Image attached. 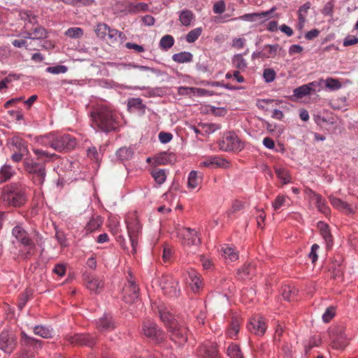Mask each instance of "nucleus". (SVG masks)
Listing matches in <instances>:
<instances>
[{"label": "nucleus", "mask_w": 358, "mask_h": 358, "mask_svg": "<svg viewBox=\"0 0 358 358\" xmlns=\"http://www.w3.org/2000/svg\"><path fill=\"white\" fill-rule=\"evenodd\" d=\"M310 8V3L306 2L298 10V19L299 22L296 24V27L299 30H302L304 27L305 23L306 22L308 12Z\"/></svg>", "instance_id": "nucleus-25"}, {"label": "nucleus", "mask_w": 358, "mask_h": 358, "mask_svg": "<svg viewBox=\"0 0 358 358\" xmlns=\"http://www.w3.org/2000/svg\"><path fill=\"white\" fill-rule=\"evenodd\" d=\"M66 35L72 38H78L83 35V31L80 27H72L66 31Z\"/></svg>", "instance_id": "nucleus-58"}, {"label": "nucleus", "mask_w": 358, "mask_h": 358, "mask_svg": "<svg viewBox=\"0 0 358 358\" xmlns=\"http://www.w3.org/2000/svg\"><path fill=\"white\" fill-rule=\"evenodd\" d=\"M150 174L152 177L154 178L156 183H157L159 185L163 184L166 179V173L164 169L157 168L153 169L151 171Z\"/></svg>", "instance_id": "nucleus-34"}, {"label": "nucleus", "mask_w": 358, "mask_h": 358, "mask_svg": "<svg viewBox=\"0 0 358 358\" xmlns=\"http://www.w3.org/2000/svg\"><path fill=\"white\" fill-rule=\"evenodd\" d=\"M129 240L133 248L132 252H136L138 237L141 232V225L135 214H131L126 220Z\"/></svg>", "instance_id": "nucleus-6"}, {"label": "nucleus", "mask_w": 358, "mask_h": 358, "mask_svg": "<svg viewBox=\"0 0 358 358\" xmlns=\"http://www.w3.org/2000/svg\"><path fill=\"white\" fill-rule=\"evenodd\" d=\"M35 142L40 145L50 147L57 152L69 151L77 145L76 138L70 134L49 133L35 137Z\"/></svg>", "instance_id": "nucleus-2"}, {"label": "nucleus", "mask_w": 358, "mask_h": 358, "mask_svg": "<svg viewBox=\"0 0 358 358\" xmlns=\"http://www.w3.org/2000/svg\"><path fill=\"white\" fill-rule=\"evenodd\" d=\"M318 227L320 230V234L325 241L327 246L330 248L333 245V238L330 232L329 226L324 222H319Z\"/></svg>", "instance_id": "nucleus-30"}, {"label": "nucleus", "mask_w": 358, "mask_h": 358, "mask_svg": "<svg viewBox=\"0 0 358 358\" xmlns=\"http://www.w3.org/2000/svg\"><path fill=\"white\" fill-rule=\"evenodd\" d=\"M46 37L45 30L41 27H36L31 31L27 32L25 38L31 39H41Z\"/></svg>", "instance_id": "nucleus-35"}, {"label": "nucleus", "mask_w": 358, "mask_h": 358, "mask_svg": "<svg viewBox=\"0 0 358 358\" xmlns=\"http://www.w3.org/2000/svg\"><path fill=\"white\" fill-rule=\"evenodd\" d=\"M329 199L332 206L334 207L335 208L341 211L345 212L346 213H353L352 208H351L350 205L346 203L345 201L331 195L329 196Z\"/></svg>", "instance_id": "nucleus-24"}, {"label": "nucleus", "mask_w": 358, "mask_h": 358, "mask_svg": "<svg viewBox=\"0 0 358 358\" xmlns=\"http://www.w3.org/2000/svg\"><path fill=\"white\" fill-rule=\"evenodd\" d=\"M97 328L100 330H108L114 328V323L110 315H103L95 320Z\"/></svg>", "instance_id": "nucleus-27"}, {"label": "nucleus", "mask_w": 358, "mask_h": 358, "mask_svg": "<svg viewBox=\"0 0 358 358\" xmlns=\"http://www.w3.org/2000/svg\"><path fill=\"white\" fill-rule=\"evenodd\" d=\"M312 91L315 92V90L312 89V87H310V85L308 84L303 85L294 90V96L298 99H301L306 95L310 94Z\"/></svg>", "instance_id": "nucleus-42"}, {"label": "nucleus", "mask_w": 358, "mask_h": 358, "mask_svg": "<svg viewBox=\"0 0 358 358\" xmlns=\"http://www.w3.org/2000/svg\"><path fill=\"white\" fill-rule=\"evenodd\" d=\"M10 146L13 151L29 153V150L27 146L25 144V142L24 140L19 137H13L11 139Z\"/></svg>", "instance_id": "nucleus-32"}, {"label": "nucleus", "mask_w": 358, "mask_h": 358, "mask_svg": "<svg viewBox=\"0 0 358 358\" xmlns=\"http://www.w3.org/2000/svg\"><path fill=\"white\" fill-rule=\"evenodd\" d=\"M25 170L33 175V180L37 185H42L45 177V169L44 163L34 162H24Z\"/></svg>", "instance_id": "nucleus-8"}, {"label": "nucleus", "mask_w": 358, "mask_h": 358, "mask_svg": "<svg viewBox=\"0 0 358 358\" xmlns=\"http://www.w3.org/2000/svg\"><path fill=\"white\" fill-rule=\"evenodd\" d=\"M172 58L174 62L178 63L189 62L192 60V55L188 52H182L174 54Z\"/></svg>", "instance_id": "nucleus-44"}, {"label": "nucleus", "mask_w": 358, "mask_h": 358, "mask_svg": "<svg viewBox=\"0 0 358 358\" xmlns=\"http://www.w3.org/2000/svg\"><path fill=\"white\" fill-rule=\"evenodd\" d=\"M174 44V38L171 35H165L164 36L160 41L159 45L162 50H168L171 48Z\"/></svg>", "instance_id": "nucleus-50"}, {"label": "nucleus", "mask_w": 358, "mask_h": 358, "mask_svg": "<svg viewBox=\"0 0 358 358\" xmlns=\"http://www.w3.org/2000/svg\"><path fill=\"white\" fill-rule=\"evenodd\" d=\"M256 267L253 263L245 264L241 268L238 269L237 274L241 279L250 278L255 275Z\"/></svg>", "instance_id": "nucleus-28"}, {"label": "nucleus", "mask_w": 358, "mask_h": 358, "mask_svg": "<svg viewBox=\"0 0 358 358\" xmlns=\"http://www.w3.org/2000/svg\"><path fill=\"white\" fill-rule=\"evenodd\" d=\"M127 107L139 110H144L145 106L140 98H131L128 100Z\"/></svg>", "instance_id": "nucleus-48"}, {"label": "nucleus", "mask_w": 358, "mask_h": 358, "mask_svg": "<svg viewBox=\"0 0 358 358\" xmlns=\"http://www.w3.org/2000/svg\"><path fill=\"white\" fill-rule=\"evenodd\" d=\"M220 149L225 151H237L241 150L243 148V143L234 134H229L223 137L222 140L219 143Z\"/></svg>", "instance_id": "nucleus-10"}, {"label": "nucleus", "mask_w": 358, "mask_h": 358, "mask_svg": "<svg viewBox=\"0 0 358 358\" xmlns=\"http://www.w3.org/2000/svg\"><path fill=\"white\" fill-rule=\"evenodd\" d=\"M225 3L224 1L220 0L215 3L213 5V12L216 14H222L225 10Z\"/></svg>", "instance_id": "nucleus-62"}, {"label": "nucleus", "mask_w": 358, "mask_h": 358, "mask_svg": "<svg viewBox=\"0 0 358 358\" xmlns=\"http://www.w3.org/2000/svg\"><path fill=\"white\" fill-rule=\"evenodd\" d=\"M159 316L162 322L171 334L173 340L180 343L187 341L186 329L179 324L174 315H159Z\"/></svg>", "instance_id": "nucleus-4"}, {"label": "nucleus", "mask_w": 358, "mask_h": 358, "mask_svg": "<svg viewBox=\"0 0 358 358\" xmlns=\"http://www.w3.org/2000/svg\"><path fill=\"white\" fill-rule=\"evenodd\" d=\"M199 355L203 358H220L215 345H202L198 349Z\"/></svg>", "instance_id": "nucleus-21"}, {"label": "nucleus", "mask_w": 358, "mask_h": 358, "mask_svg": "<svg viewBox=\"0 0 358 358\" xmlns=\"http://www.w3.org/2000/svg\"><path fill=\"white\" fill-rule=\"evenodd\" d=\"M150 305L153 313H169L166 311L165 305L161 300L152 301Z\"/></svg>", "instance_id": "nucleus-47"}, {"label": "nucleus", "mask_w": 358, "mask_h": 358, "mask_svg": "<svg viewBox=\"0 0 358 358\" xmlns=\"http://www.w3.org/2000/svg\"><path fill=\"white\" fill-rule=\"evenodd\" d=\"M34 240L35 239H32L22 244L21 248L18 250L11 251V253L13 255V258L15 259H17L19 257L29 259L32 255H34L36 250Z\"/></svg>", "instance_id": "nucleus-14"}, {"label": "nucleus", "mask_w": 358, "mask_h": 358, "mask_svg": "<svg viewBox=\"0 0 358 358\" xmlns=\"http://www.w3.org/2000/svg\"><path fill=\"white\" fill-rule=\"evenodd\" d=\"M194 14L189 10H182L179 15V20L181 24L185 27L190 25L192 20L194 19Z\"/></svg>", "instance_id": "nucleus-38"}, {"label": "nucleus", "mask_w": 358, "mask_h": 358, "mask_svg": "<svg viewBox=\"0 0 358 358\" xmlns=\"http://www.w3.org/2000/svg\"><path fill=\"white\" fill-rule=\"evenodd\" d=\"M172 248L169 246H164L162 255V259L164 263L170 262L172 258Z\"/></svg>", "instance_id": "nucleus-61"}, {"label": "nucleus", "mask_w": 358, "mask_h": 358, "mask_svg": "<svg viewBox=\"0 0 358 358\" xmlns=\"http://www.w3.org/2000/svg\"><path fill=\"white\" fill-rule=\"evenodd\" d=\"M287 196L278 194L273 202L272 203V207L275 210H278L281 207L286 205Z\"/></svg>", "instance_id": "nucleus-55"}, {"label": "nucleus", "mask_w": 358, "mask_h": 358, "mask_svg": "<svg viewBox=\"0 0 358 358\" xmlns=\"http://www.w3.org/2000/svg\"><path fill=\"white\" fill-rule=\"evenodd\" d=\"M199 127L206 134H210L221 129V126L215 123H200Z\"/></svg>", "instance_id": "nucleus-45"}, {"label": "nucleus", "mask_w": 358, "mask_h": 358, "mask_svg": "<svg viewBox=\"0 0 358 358\" xmlns=\"http://www.w3.org/2000/svg\"><path fill=\"white\" fill-rule=\"evenodd\" d=\"M32 151L37 156V158L38 159H44L45 162L52 158V157L56 156L55 154H51L45 150L39 148H33Z\"/></svg>", "instance_id": "nucleus-53"}, {"label": "nucleus", "mask_w": 358, "mask_h": 358, "mask_svg": "<svg viewBox=\"0 0 358 358\" xmlns=\"http://www.w3.org/2000/svg\"><path fill=\"white\" fill-rule=\"evenodd\" d=\"M173 135L169 132L161 131L159 134V140L162 143H167L171 141Z\"/></svg>", "instance_id": "nucleus-64"}, {"label": "nucleus", "mask_w": 358, "mask_h": 358, "mask_svg": "<svg viewBox=\"0 0 358 358\" xmlns=\"http://www.w3.org/2000/svg\"><path fill=\"white\" fill-rule=\"evenodd\" d=\"M22 339L26 345L32 346L34 349H38L41 347L42 341L34 338L27 336L25 333H22Z\"/></svg>", "instance_id": "nucleus-46"}, {"label": "nucleus", "mask_w": 358, "mask_h": 358, "mask_svg": "<svg viewBox=\"0 0 358 358\" xmlns=\"http://www.w3.org/2000/svg\"><path fill=\"white\" fill-rule=\"evenodd\" d=\"M16 346V337L9 331L3 330L0 334V350L10 354Z\"/></svg>", "instance_id": "nucleus-12"}, {"label": "nucleus", "mask_w": 358, "mask_h": 358, "mask_svg": "<svg viewBox=\"0 0 358 358\" xmlns=\"http://www.w3.org/2000/svg\"><path fill=\"white\" fill-rule=\"evenodd\" d=\"M221 252L222 256L227 262H233L238 259V252L236 248L231 245L227 244L223 245L221 247Z\"/></svg>", "instance_id": "nucleus-22"}, {"label": "nucleus", "mask_w": 358, "mask_h": 358, "mask_svg": "<svg viewBox=\"0 0 358 358\" xmlns=\"http://www.w3.org/2000/svg\"><path fill=\"white\" fill-rule=\"evenodd\" d=\"M1 200L4 206L20 207L27 201L26 188L16 185L5 188Z\"/></svg>", "instance_id": "nucleus-3"}, {"label": "nucleus", "mask_w": 358, "mask_h": 358, "mask_svg": "<svg viewBox=\"0 0 358 358\" xmlns=\"http://www.w3.org/2000/svg\"><path fill=\"white\" fill-rule=\"evenodd\" d=\"M280 50L278 44L265 45L262 49V59L274 58Z\"/></svg>", "instance_id": "nucleus-29"}, {"label": "nucleus", "mask_w": 358, "mask_h": 358, "mask_svg": "<svg viewBox=\"0 0 358 358\" xmlns=\"http://www.w3.org/2000/svg\"><path fill=\"white\" fill-rule=\"evenodd\" d=\"M248 329L251 333L262 336L266 332V325L262 317L257 316L250 319Z\"/></svg>", "instance_id": "nucleus-16"}, {"label": "nucleus", "mask_w": 358, "mask_h": 358, "mask_svg": "<svg viewBox=\"0 0 358 358\" xmlns=\"http://www.w3.org/2000/svg\"><path fill=\"white\" fill-rule=\"evenodd\" d=\"M282 296L285 300L292 301L297 300L298 289L290 285H286L282 287Z\"/></svg>", "instance_id": "nucleus-26"}, {"label": "nucleus", "mask_w": 358, "mask_h": 358, "mask_svg": "<svg viewBox=\"0 0 358 358\" xmlns=\"http://www.w3.org/2000/svg\"><path fill=\"white\" fill-rule=\"evenodd\" d=\"M229 162L220 157L210 156L206 157L203 161L199 164V167H209V168H227Z\"/></svg>", "instance_id": "nucleus-18"}, {"label": "nucleus", "mask_w": 358, "mask_h": 358, "mask_svg": "<svg viewBox=\"0 0 358 358\" xmlns=\"http://www.w3.org/2000/svg\"><path fill=\"white\" fill-rule=\"evenodd\" d=\"M161 287L164 293L171 298H176L179 296L180 289L178 281L171 275H164L161 279Z\"/></svg>", "instance_id": "nucleus-9"}, {"label": "nucleus", "mask_w": 358, "mask_h": 358, "mask_svg": "<svg viewBox=\"0 0 358 358\" xmlns=\"http://www.w3.org/2000/svg\"><path fill=\"white\" fill-rule=\"evenodd\" d=\"M34 332L35 334L43 338H49L51 336L50 331L43 326H36L34 327Z\"/></svg>", "instance_id": "nucleus-57"}, {"label": "nucleus", "mask_w": 358, "mask_h": 358, "mask_svg": "<svg viewBox=\"0 0 358 358\" xmlns=\"http://www.w3.org/2000/svg\"><path fill=\"white\" fill-rule=\"evenodd\" d=\"M313 201H315V206L317 210L325 215H328L330 213V208L327 206L326 200L319 194Z\"/></svg>", "instance_id": "nucleus-33"}, {"label": "nucleus", "mask_w": 358, "mask_h": 358, "mask_svg": "<svg viewBox=\"0 0 358 358\" xmlns=\"http://www.w3.org/2000/svg\"><path fill=\"white\" fill-rule=\"evenodd\" d=\"M14 171L10 166L5 165L0 170V184L9 180Z\"/></svg>", "instance_id": "nucleus-43"}, {"label": "nucleus", "mask_w": 358, "mask_h": 358, "mask_svg": "<svg viewBox=\"0 0 358 358\" xmlns=\"http://www.w3.org/2000/svg\"><path fill=\"white\" fill-rule=\"evenodd\" d=\"M12 234L16 238V240L21 243V245L32 240L27 231L20 225L15 226L13 229ZM39 234H36L33 239H35L36 242L38 243L39 241Z\"/></svg>", "instance_id": "nucleus-19"}, {"label": "nucleus", "mask_w": 358, "mask_h": 358, "mask_svg": "<svg viewBox=\"0 0 358 358\" xmlns=\"http://www.w3.org/2000/svg\"><path fill=\"white\" fill-rule=\"evenodd\" d=\"M85 281L87 288L94 293L100 292L103 286V280L96 276L87 275Z\"/></svg>", "instance_id": "nucleus-20"}, {"label": "nucleus", "mask_w": 358, "mask_h": 358, "mask_svg": "<svg viewBox=\"0 0 358 358\" xmlns=\"http://www.w3.org/2000/svg\"><path fill=\"white\" fill-rule=\"evenodd\" d=\"M344 327L336 326L329 329L331 346L334 349L343 350L348 345V338L344 333Z\"/></svg>", "instance_id": "nucleus-7"}, {"label": "nucleus", "mask_w": 358, "mask_h": 358, "mask_svg": "<svg viewBox=\"0 0 358 358\" xmlns=\"http://www.w3.org/2000/svg\"><path fill=\"white\" fill-rule=\"evenodd\" d=\"M68 69L66 66L58 65L55 66H49L46 69V71L52 74L65 73Z\"/></svg>", "instance_id": "nucleus-59"}, {"label": "nucleus", "mask_w": 358, "mask_h": 358, "mask_svg": "<svg viewBox=\"0 0 358 358\" xmlns=\"http://www.w3.org/2000/svg\"><path fill=\"white\" fill-rule=\"evenodd\" d=\"M201 182V178L198 176V172L192 171L189 173L187 185L188 187L193 189H195Z\"/></svg>", "instance_id": "nucleus-41"}, {"label": "nucleus", "mask_w": 358, "mask_h": 358, "mask_svg": "<svg viewBox=\"0 0 358 358\" xmlns=\"http://www.w3.org/2000/svg\"><path fill=\"white\" fill-rule=\"evenodd\" d=\"M143 331L144 334L155 343H161L164 341V332L154 322L150 321L144 322Z\"/></svg>", "instance_id": "nucleus-11"}, {"label": "nucleus", "mask_w": 358, "mask_h": 358, "mask_svg": "<svg viewBox=\"0 0 358 358\" xmlns=\"http://www.w3.org/2000/svg\"><path fill=\"white\" fill-rule=\"evenodd\" d=\"M102 219L99 215L93 216L87 222L85 229L88 232H92L99 229L102 224Z\"/></svg>", "instance_id": "nucleus-36"}, {"label": "nucleus", "mask_w": 358, "mask_h": 358, "mask_svg": "<svg viewBox=\"0 0 358 358\" xmlns=\"http://www.w3.org/2000/svg\"><path fill=\"white\" fill-rule=\"evenodd\" d=\"M202 33V28L197 27L189 31V33L186 36V41L188 43H194L196 41L198 38L201 36Z\"/></svg>", "instance_id": "nucleus-52"}, {"label": "nucleus", "mask_w": 358, "mask_h": 358, "mask_svg": "<svg viewBox=\"0 0 358 358\" xmlns=\"http://www.w3.org/2000/svg\"><path fill=\"white\" fill-rule=\"evenodd\" d=\"M66 339L71 344L86 345L92 347L96 343L95 338L89 334H74L73 336H67Z\"/></svg>", "instance_id": "nucleus-17"}, {"label": "nucleus", "mask_w": 358, "mask_h": 358, "mask_svg": "<svg viewBox=\"0 0 358 358\" xmlns=\"http://www.w3.org/2000/svg\"><path fill=\"white\" fill-rule=\"evenodd\" d=\"M109 27L104 23L98 24L95 28L96 36L101 38H106Z\"/></svg>", "instance_id": "nucleus-54"}, {"label": "nucleus", "mask_w": 358, "mask_h": 358, "mask_svg": "<svg viewBox=\"0 0 358 358\" xmlns=\"http://www.w3.org/2000/svg\"><path fill=\"white\" fill-rule=\"evenodd\" d=\"M92 125L94 129L108 133L119 126L117 113L106 106H97L90 113Z\"/></svg>", "instance_id": "nucleus-1"}, {"label": "nucleus", "mask_w": 358, "mask_h": 358, "mask_svg": "<svg viewBox=\"0 0 358 358\" xmlns=\"http://www.w3.org/2000/svg\"><path fill=\"white\" fill-rule=\"evenodd\" d=\"M239 327H240L239 319L236 317H233L231 323V327H230V329L229 330V334L231 337L236 336V334L239 331Z\"/></svg>", "instance_id": "nucleus-56"}, {"label": "nucleus", "mask_w": 358, "mask_h": 358, "mask_svg": "<svg viewBox=\"0 0 358 358\" xmlns=\"http://www.w3.org/2000/svg\"><path fill=\"white\" fill-rule=\"evenodd\" d=\"M176 232L183 246H197L201 243V239L198 236L197 231L194 229L178 227L176 228Z\"/></svg>", "instance_id": "nucleus-5"}, {"label": "nucleus", "mask_w": 358, "mask_h": 358, "mask_svg": "<svg viewBox=\"0 0 358 358\" xmlns=\"http://www.w3.org/2000/svg\"><path fill=\"white\" fill-rule=\"evenodd\" d=\"M275 172L278 178L282 180L283 184H287L291 182L290 175L287 169L280 166L275 167Z\"/></svg>", "instance_id": "nucleus-40"}, {"label": "nucleus", "mask_w": 358, "mask_h": 358, "mask_svg": "<svg viewBox=\"0 0 358 358\" xmlns=\"http://www.w3.org/2000/svg\"><path fill=\"white\" fill-rule=\"evenodd\" d=\"M263 76L266 82L271 83L275 80L276 74L273 69H266L264 71Z\"/></svg>", "instance_id": "nucleus-60"}, {"label": "nucleus", "mask_w": 358, "mask_h": 358, "mask_svg": "<svg viewBox=\"0 0 358 358\" xmlns=\"http://www.w3.org/2000/svg\"><path fill=\"white\" fill-rule=\"evenodd\" d=\"M324 84L330 91H336L343 87L340 80L334 78H327L324 80Z\"/></svg>", "instance_id": "nucleus-39"}, {"label": "nucleus", "mask_w": 358, "mask_h": 358, "mask_svg": "<svg viewBox=\"0 0 358 358\" xmlns=\"http://www.w3.org/2000/svg\"><path fill=\"white\" fill-rule=\"evenodd\" d=\"M123 300L127 303H134L139 300V289L132 280H129L123 289Z\"/></svg>", "instance_id": "nucleus-13"}, {"label": "nucleus", "mask_w": 358, "mask_h": 358, "mask_svg": "<svg viewBox=\"0 0 358 358\" xmlns=\"http://www.w3.org/2000/svg\"><path fill=\"white\" fill-rule=\"evenodd\" d=\"M232 64L238 70L243 71L247 68V62L242 54L235 55L232 58Z\"/></svg>", "instance_id": "nucleus-37"}, {"label": "nucleus", "mask_w": 358, "mask_h": 358, "mask_svg": "<svg viewBox=\"0 0 358 358\" xmlns=\"http://www.w3.org/2000/svg\"><path fill=\"white\" fill-rule=\"evenodd\" d=\"M134 151L130 148L122 147L117 150L115 156L120 162H124L129 160L132 158Z\"/></svg>", "instance_id": "nucleus-31"}, {"label": "nucleus", "mask_w": 358, "mask_h": 358, "mask_svg": "<svg viewBox=\"0 0 358 358\" xmlns=\"http://www.w3.org/2000/svg\"><path fill=\"white\" fill-rule=\"evenodd\" d=\"M187 282L194 292H199L202 287L201 277L199 274L194 270L188 271Z\"/></svg>", "instance_id": "nucleus-23"}, {"label": "nucleus", "mask_w": 358, "mask_h": 358, "mask_svg": "<svg viewBox=\"0 0 358 358\" xmlns=\"http://www.w3.org/2000/svg\"><path fill=\"white\" fill-rule=\"evenodd\" d=\"M129 12L139 13L141 11H146L148 9V5L145 3L139 2L137 3H129L128 6Z\"/></svg>", "instance_id": "nucleus-51"}, {"label": "nucleus", "mask_w": 358, "mask_h": 358, "mask_svg": "<svg viewBox=\"0 0 358 358\" xmlns=\"http://www.w3.org/2000/svg\"><path fill=\"white\" fill-rule=\"evenodd\" d=\"M275 10V8H272L269 10L265 12L247 13L239 16L238 17H235L232 19V20H241L248 22H256L259 20L261 22H264L265 20L271 17V14L274 12Z\"/></svg>", "instance_id": "nucleus-15"}, {"label": "nucleus", "mask_w": 358, "mask_h": 358, "mask_svg": "<svg viewBox=\"0 0 358 358\" xmlns=\"http://www.w3.org/2000/svg\"><path fill=\"white\" fill-rule=\"evenodd\" d=\"M319 249H320V246L316 243L313 244L311 246V250L308 255V257H309V259L311 260L312 263H315L317 260V259H318L317 251L319 250Z\"/></svg>", "instance_id": "nucleus-63"}, {"label": "nucleus", "mask_w": 358, "mask_h": 358, "mask_svg": "<svg viewBox=\"0 0 358 358\" xmlns=\"http://www.w3.org/2000/svg\"><path fill=\"white\" fill-rule=\"evenodd\" d=\"M227 354L230 358H243L240 348L236 344H231L228 347Z\"/></svg>", "instance_id": "nucleus-49"}]
</instances>
